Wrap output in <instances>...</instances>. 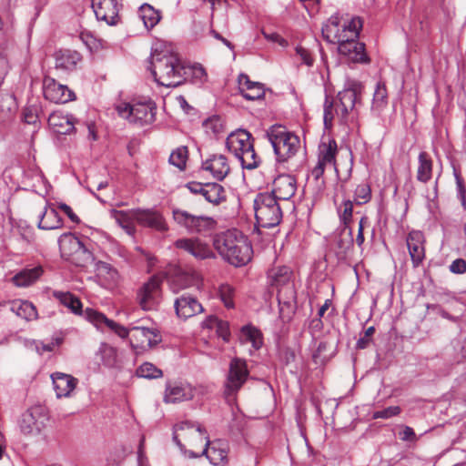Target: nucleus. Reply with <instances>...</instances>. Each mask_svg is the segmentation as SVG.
Wrapping results in <instances>:
<instances>
[{
    "mask_svg": "<svg viewBox=\"0 0 466 466\" xmlns=\"http://www.w3.org/2000/svg\"><path fill=\"white\" fill-rule=\"evenodd\" d=\"M147 69L159 86L174 87L185 80L186 68L171 46H161L154 48Z\"/></svg>",
    "mask_w": 466,
    "mask_h": 466,
    "instance_id": "1",
    "label": "nucleus"
},
{
    "mask_svg": "<svg viewBox=\"0 0 466 466\" xmlns=\"http://www.w3.org/2000/svg\"><path fill=\"white\" fill-rule=\"evenodd\" d=\"M213 245L219 255L233 266L241 267L251 260L253 253L251 244L237 229L227 230L216 235Z\"/></svg>",
    "mask_w": 466,
    "mask_h": 466,
    "instance_id": "2",
    "label": "nucleus"
},
{
    "mask_svg": "<svg viewBox=\"0 0 466 466\" xmlns=\"http://www.w3.org/2000/svg\"><path fill=\"white\" fill-rule=\"evenodd\" d=\"M360 93V84L351 82L338 93L336 98L326 96L323 116L325 127L328 129L331 128L336 118L340 123H346L358 103Z\"/></svg>",
    "mask_w": 466,
    "mask_h": 466,
    "instance_id": "3",
    "label": "nucleus"
},
{
    "mask_svg": "<svg viewBox=\"0 0 466 466\" xmlns=\"http://www.w3.org/2000/svg\"><path fill=\"white\" fill-rule=\"evenodd\" d=\"M266 137L279 162H285L293 157L301 147L299 136L281 125H273L268 127Z\"/></svg>",
    "mask_w": 466,
    "mask_h": 466,
    "instance_id": "4",
    "label": "nucleus"
},
{
    "mask_svg": "<svg viewBox=\"0 0 466 466\" xmlns=\"http://www.w3.org/2000/svg\"><path fill=\"white\" fill-rule=\"evenodd\" d=\"M362 28V21L358 16H330L322 27V35L329 43L338 44L345 42L347 37H359Z\"/></svg>",
    "mask_w": 466,
    "mask_h": 466,
    "instance_id": "5",
    "label": "nucleus"
},
{
    "mask_svg": "<svg viewBox=\"0 0 466 466\" xmlns=\"http://www.w3.org/2000/svg\"><path fill=\"white\" fill-rule=\"evenodd\" d=\"M226 147L238 159L242 167L254 169L259 164V157L256 154L249 132L238 129L231 132L226 140Z\"/></svg>",
    "mask_w": 466,
    "mask_h": 466,
    "instance_id": "6",
    "label": "nucleus"
},
{
    "mask_svg": "<svg viewBox=\"0 0 466 466\" xmlns=\"http://www.w3.org/2000/svg\"><path fill=\"white\" fill-rule=\"evenodd\" d=\"M254 209L257 222L262 228L276 227L282 219V211L278 199L268 192L256 196Z\"/></svg>",
    "mask_w": 466,
    "mask_h": 466,
    "instance_id": "7",
    "label": "nucleus"
},
{
    "mask_svg": "<svg viewBox=\"0 0 466 466\" xmlns=\"http://www.w3.org/2000/svg\"><path fill=\"white\" fill-rule=\"evenodd\" d=\"M116 110L131 124L145 126L155 121L157 106L150 100L133 104L121 102L116 106Z\"/></svg>",
    "mask_w": 466,
    "mask_h": 466,
    "instance_id": "8",
    "label": "nucleus"
},
{
    "mask_svg": "<svg viewBox=\"0 0 466 466\" xmlns=\"http://www.w3.org/2000/svg\"><path fill=\"white\" fill-rule=\"evenodd\" d=\"M173 441L182 451H186V446L192 448L198 444H208V435L200 425H195L189 421H183L174 427Z\"/></svg>",
    "mask_w": 466,
    "mask_h": 466,
    "instance_id": "9",
    "label": "nucleus"
},
{
    "mask_svg": "<svg viewBox=\"0 0 466 466\" xmlns=\"http://www.w3.org/2000/svg\"><path fill=\"white\" fill-rule=\"evenodd\" d=\"M46 413L42 406H33L25 411L19 420V429L25 435L38 434L45 426Z\"/></svg>",
    "mask_w": 466,
    "mask_h": 466,
    "instance_id": "10",
    "label": "nucleus"
},
{
    "mask_svg": "<svg viewBox=\"0 0 466 466\" xmlns=\"http://www.w3.org/2000/svg\"><path fill=\"white\" fill-rule=\"evenodd\" d=\"M161 335L157 329L144 326H131L130 344L132 348L146 350L157 345Z\"/></svg>",
    "mask_w": 466,
    "mask_h": 466,
    "instance_id": "11",
    "label": "nucleus"
},
{
    "mask_svg": "<svg viewBox=\"0 0 466 466\" xmlns=\"http://www.w3.org/2000/svg\"><path fill=\"white\" fill-rule=\"evenodd\" d=\"M204 448L201 453H196L189 451V457L196 458L200 455H206L209 461L215 466H225L228 463V444L221 440L206 442L202 445Z\"/></svg>",
    "mask_w": 466,
    "mask_h": 466,
    "instance_id": "12",
    "label": "nucleus"
},
{
    "mask_svg": "<svg viewBox=\"0 0 466 466\" xmlns=\"http://www.w3.org/2000/svg\"><path fill=\"white\" fill-rule=\"evenodd\" d=\"M248 374L246 360L239 358L233 359L229 363L226 393L231 394L238 391L247 381Z\"/></svg>",
    "mask_w": 466,
    "mask_h": 466,
    "instance_id": "13",
    "label": "nucleus"
},
{
    "mask_svg": "<svg viewBox=\"0 0 466 466\" xmlns=\"http://www.w3.org/2000/svg\"><path fill=\"white\" fill-rule=\"evenodd\" d=\"M162 279L158 276H153L140 289L137 299L144 310H151L158 304L161 296Z\"/></svg>",
    "mask_w": 466,
    "mask_h": 466,
    "instance_id": "14",
    "label": "nucleus"
},
{
    "mask_svg": "<svg viewBox=\"0 0 466 466\" xmlns=\"http://www.w3.org/2000/svg\"><path fill=\"white\" fill-rule=\"evenodd\" d=\"M198 390V388L193 387L187 382H167L164 393V401L166 403H178L191 400Z\"/></svg>",
    "mask_w": 466,
    "mask_h": 466,
    "instance_id": "15",
    "label": "nucleus"
},
{
    "mask_svg": "<svg viewBox=\"0 0 466 466\" xmlns=\"http://www.w3.org/2000/svg\"><path fill=\"white\" fill-rule=\"evenodd\" d=\"M43 92L46 99L56 104H64L75 99L73 91L49 76L44 78Z\"/></svg>",
    "mask_w": 466,
    "mask_h": 466,
    "instance_id": "16",
    "label": "nucleus"
},
{
    "mask_svg": "<svg viewBox=\"0 0 466 466\" xmlns=\"http://www.w3.org/2000/svg\"><path fill=\"white\" fill-rule=\"evenodd\" d=\"M92 7L97 20L108 25H116L120 20L119 0H92Z\"/></svg>",
    "mask_w": 466,
    "mask_h": 466,
    "instance_id": "17",
    "label": "nucleus"
},
{
    "mask_svg": "<svg viewBox=\"0 0 466 466\" xmlns=\"http://www.w3.org/2000/svg\"><path fill=\"white\" fill-rule=\"evenodd\" d=\"M177 248L183 249L197 259H207L215 258L210 247L198 238H180L175 242Z\"/></svg>",
    "mask_w": 466,
    "mask_h": 466,
    "instance_id": "18",
    "label": "nucleus"
},
{
    "mask_svg": "<svg viewBox=\"0 0 466 466\" xmlns=\"http://www.w3.org/2000/svg\"><path fill=\"white\" fill-rule=\"evenodd\" d=\"M176 313L178 318L187 319L204 311L201 303L192 295L183 294L174 302Z\"/></svg>",
    "mask_w": 466,
    "mask_h": 466,
    "instance_id": "19",
    "label": "nucleus"
},
{
    "mask_svg": "<svg viewBox=\"0 0 466 466\" xmlns=\"http://www.w3.org/2000/svg\"><path fill=\"white\" fill-rule=\"evenodd\" d=\"M297 182L293 176L279 175L273 180L271 195L279 200H289L296 193Z\"/></svg>",
    "mask_w": 466,
    "mask_h": 466,
    "instance_id": "20",
    "label": "nucleus"
},
{
    "mask_svg": "<svg viewBox=\"0 0 466 466\" xmlns=\"http://www.w3.org/2000/svg\"><path fill=\"white\" fill-rule=\"evenodd\" d=\"M62 256L70 258L76 255L89 257L90 254L82 241L72 233H64L58 238Z\"/></svg>",
    "mask_w": 466,
    "mask_h": 466,
    "instance_id": "21",
    "label": "nucleus"
},
{
    "mask_svg": "<svg viewBox=\"0 0 466 466\" xmlns=\"http://www.w3.org/2000/svg\"><path fill=\"white\" fill-rule=\"evenodd\" d=\"M202 168L217 180H223L230 172L228 159L221 154L212 155L203 161Z\"/></svg>",
    "mask_w": 466,
    "mask_h": 466,
    "instance_id": "22",
    "label": "nucleus"
},
{
    "mask_svg": "<svg viewBox=\"0 0 466 466\" xmlns=\"http://www.w3.org/2000/svg\"><path fill=\"white\" fill-rule=\"evenodd\" d=\"M359 37H347L338 46L339 53L349 60L357 63L367 62L364 44L358 41Z\"/></svg>",
    "mask_w": 466,
    "mask_h": 466,
    "instance_id": "23",
    "label": "nucleus"
},
{
    "mask_svg": "<svg viewBox=\"0 0 466 466\" xmlns=\"http://www.w3.org/2000/svg\"><path fill=\"white\" fill-rule=\"evenodd\" d=\"M407 247L414 267H418L425 258V238L421 231L412 230L409 233Z\"/></svg>",
    "mask_w": 466,
    "mask_h": 466,
    "instance_id": "24",
    "label": "nucleus"
},
{
    "mask_svg": "<svg viewBox=\"0 0 466 466\" xmlns=\"http://www.w3.org/2000/svg\"><path fill=\"white\" fill-rule=\"evenodd\" d=\"M136 221L144 227H148L158 231H167V225L162 215L153 209H135Z\"/></svg>",
    "mask_w": 466,
    "mask_h": 466,
    "instance_id": "25",
    "label": "nucleus"
},
{
    "mask_svg": "<svg viewBox=\"0 0 466 466\" xmlns=\"http://www.w3.org/2000/svg\"><path fill=\"white\" fill-rule=\"evenodd\" d=\"M51 379L57 398L69 397L78 383L77 379L62 372L53 373Z\"/></svg>",
    "mask_w": 466,
    "mask_h": 466,
    "instance_id": "26",
    "label": "nucleus"
},
{
    "mask_svg": "<svg viewBox=\"0 0 466 466\" xmlns=\"http://www.w3.org/2000/svg\"><path fill=\"white\" fill-rule=\"evenodd\" d=\"M37 227L42 230H53L62 228L63 220L55 207L48 202L38 215Z\"/></svg>",
    "mask_w": 466,
    "mask_h": 466,
    "instance_id": "27",
    "label": "nucleus"
},
{
    "mask_svg": "<svg viewBox=\"0 0 466 466\" xmlns=\"http://www.w3.org/2000/svg\"><path fill=\"white\" fill-rule=\"evenodd\" d=\"M238 89L247 100L261 99L265 96V89L261 83L253 82L245 74H240L238 79Z\"/></svg>",
    "mask_w": 466,
    "mask_h": 466,
    "instance_id": "28",
    "label": "nucleus"
},
{
    "mask_svg": "<svg viewBox=\"0 0 466 466\" xmlns=\"http://www.w3.org/2000/svg\"><path fill=\"white\" fill-rule=\"evenodd\" d=\"M96 355L106 368L118 370L122 367V360L117 349L108 343L102 342Z\"/></svg>",
    "mask_w": 466,
    "mask_h": 466,
    "instance_id": "29",
    "label": "nucleus"
},
{
    "mask_svg": "<svg viewBox=\"0 0 466 466\" xmlns=\"http://www.w3.org/2000/svg\"><path fill=\"white\" fill-rule=\"evenodd\" d=\"M48 124L56 133L69 134L75 128V118L62 112H54L48 117Z\"/></svg>",
    "mask_w": 466,
    "mask_h": 466,
    "instance_id": "30",
    "label": "nucleus"
},
{
    "mask_svg": "<svg viewBox=\"0 0 466 466\" xmlns=\"http://www.w3.org/2000/svg\"><path fill=\"white\" fill-rule=\"evenodd\" d=\"M96 277L102 286L107 289L114 288L119 279L118 272L110 264L99 261L96 265Z\"/></svg>",
    "mask_w": 466,
    "mask_h": 466,
    "instance_id": "31",
    "label": "nucleus"
},
{
    "mask_svg": "<svg viewBox=\"0 0 466 466\" xmlns=\"http://www.w3.org/2000/svg\"><path fill=\"white\" fill-rule=\"evenodd\" d=\"M337 143L334 139L329 138L322 141L319 146L318 162L326 167L336 165Z\"/></svg>",
    "mask_w": 466,
    "mask_h": 466,
    "instance_id": "32",
    "label": "nucleus"
},
{
    "mask_svg": "<svg viewBox=\"0 0 466 466\" xmlns=\"http://www.w3.org/2000/svg\"><path fill=\"white\" fill-rule=\"evenodd\" d=\"M55 59L56 68L73 70L80 61V54L71 50H59L56 53Z\"/></svg>",
    "mask_w": 466,
    "mask_h": 466,
    "instance_id": "33",
    "label": "nucleus"
},
{
    "mask_svg": "<svg viewBox=\"0 0 466 466\" xmlns=\"http://www.w3.org/2000/svg\"><path fill=\"white\" fill-rule=\"evenodd\" d=\"M43 274L42 267L25 268L13 277V282L17 287H27L35 282Z\"/></svg>",
    "mask_w": 466,
    "mask_h": 466,
    "instance_id": "34",
    "label": "nucleus"
},
{
    "mask_svg": "<svg viewBox=\"0 0 466 466\" xmlns=\"http://www.w3.org/2000/svg\"><path fill=\"white\" fill-rule=\"evenodd\" d=\"M135 209L132 210H112L111 216L116 222L130 236L136 231L134 221Z\"/></svg>",
    "mask_w": 466,
    "mask_h": 466,
    "instance_id": "35",
    "label": "nucleus"
},
{
    "mask_svg": "<svg viewBox=\"0 0 466 466\" xmlns=\"http://www.w3.org/2000/svg\"><path fill=\"white\" fill-rule=\"evenodd\" d=\"M433 163L427 152H420L418 157L416 178L421 183H427L432 177Z\"/></svg>",
    "mask_w": 466,
    "mask_h": 466,
    "instance_id": "36",
    "label": "nucleus"
},
{
    "mask_svg": "<svg viewBox=\"0 0 466 466\" xmlns=\"http://www.w3.org/2000/svg\"><path fill=\"white\" fill-rule=\"evenodd\" d=\"M11 310L18 317L27 321L37 319V310L33 303L27 300H15L11 304Z\"/></svg>",
    "mask_w": 466,
    "mask_h": 466,
    "instance_id": "37",
    "label": "nucleus"
},
{
    "mask_svg": "<svg viewBox=\"0 0 466 466\" xmlns=\"http://www.w3.org/2000/svg\"><path fill=\"white\" fill-rule=\"evenodd\" d=\"M292 272L286 266L276 267L268 270V278L272 286L277 288L290 285Z\"/></svg>",
    "mask_w": 466,
    "mask_h": 466,
    "instance_id": "38",
    "label": "nucleus"
},
{
    "mask_svg": "<svg viewBox=\"0 0 466 466\" xmlns=\"http://www.w3.org/2000/svg\"><path fill=\"white\" fill-rule=\"evenodd\" d=\"M138 16L143 21V24L147 30L152 29L157 25L161 18L159 11L147 4H144L140 6L138 10Z\"/></svg>",
    "mask_w": 466,
    "mask_h": 466,
    "instance_id": "39",
    "label": "nucleus"
},
{
    "mask_svg": "<svg viewBox=\"0 0 466 466\" xmlns=\"http://www.w3.org/2000/svg\"><path fill=\"white\" fill-rule=\"evenodd\" d=\"M53 296L59 300V302L69 309L73 313L82 314V303L77 297L70 292L54 291Z\"/></svg>",
    "mask_w": 466,
    "mask_h": 466,
    "instance_id": "40",
    "label": "nucleus"
},
{
    "mask_svg": "<svg viewBox=\"0 0 466 466\" xmlns=\"http://www.w3.org/2000/svg\"><path fill=\"white\" fill-rule=\"evenodd\" d=\"M353 242L352 229L349 228L348 232H346L344 228L336 240L337 257L341 259L345 258L348 252L352 248Z\"/></svg>",
    "mask_w": 466,
    "mask_h": 466,
    "instance_id": "41",
    "label": "nucleus"
},
{
    "mask_svg": "<svg viewBox=\"0 0 466 466\" xmlns=\"http://www.w3.org/2000/svg\"><path fill=\"white\" fill-rule=\"evenodd\" d=\"M388 105V92L383 83L379 82L373 95L371 110L380 114Z\"/></svg>",
    "mask_w": 466,
    "mask_h": 466,
    "instance_id": "42",
    "label": "nucleus"
},
{
    "mask_svg": "<svg viewBox=\"0 0 466 466\" xmlns=\"http://www.w3.org/2000/svg\"><path fill=\"white\" fill-rule=\"evenodd\" d=\"M203 197L208 202L218 205L226 199L225 189L218 183H207Z\"/></svg>",
    "mask_w": 466,
    "mask_h": 466,
    "instance_id": "43",
    "label": "nucleus"
},
{
    "mask_svg": "<svg viewBox=\"0 0 466 466\" xmlns=\"http://www.w3.org/2000/svg\"><path fill=\"white\" fill-rule=\"evenodd\" d=\"M217 222L211 217L196 216L190 233H206L215 229Z\"/></svg>",
    "mask_w": 466,
    "mask_h": 466,
    "instance_id": "44",
    "label": "nucleus"
},
{
    "mask_svg": "<svg viewBox=\"0 0 466 466\" xmlns=\"http://www.w3.org/2000/svg\"><path fill=\"white\" fill-rule=\"evenodd\" d=\"M85 318L91 322L96 329L103 330L105 327L107 328L108 322L111 319H107L103 313L87 308L84 311Z\"/></svg>",
    "mask_w": 466,
    "mask_h": 466,
    "instance_id": "45",
    "label": "nucleus"
},
{
    "mask_svg": "<svg viewBox=\"0 0 466 466\" xmlns=\"http://www.w3.org/2000/svg\"><path fill=\"white\" fill-rule=\"evenodd\" d=\"M173 218L177 224L185 228L190 233L196 220V216L186 210L177 208L173 210Z\"/></svg>",
    "mask_w": 466,
    "mask_h": 466,
    "instance_id": "46",
    "label": "nucleus"
},
{
    "mask_svg": "<svg viewBox=\"0 0 466 466\" xmlns=\"http://www.w3.org/2000/svg\"><path fill=\"white\" fill-rule=\"evenodd\" d=\"M188 152L187 147H179L173 150L169 157V163L179 170H184L187 160Z\"/></svg>",
    "mask_w": 466,
    "mask_h": 466,
    "instance_id": "47",
    "label": "nucleus"
},
{
    "mask_svg": "<svg viewBox=\"0 0 466 466\" xmlns=\"http://www.w3.org/2000/svg\"><path fill=\"white\" fill-rule=\"evenodd\" d=\"M218 296L226 308H234L235 289L232 286L228 284H221L218 289Z\"/></svg>",
    "mask_w": 466,
    "mask_h": 466,
    "instance_id": "48",
    "label": "nucleus"
},
{
    "mask_svg": "<svg viewBox=\"0 0 466 466\" xmlns=\"http://www.w3.org/2000/svg\"><path fill=\"white\" fill-rule=\"evenodd\" d=\"M242 338L246 342L251 343L255 350L262 346L261 333L253 327H244L242 329Z\"/></svg>",
    "mask_w": 466,
    "mask_h": 466,
    "instance_id": "49",
    "label": "nucleus"
},
{
    "mask_svg": "<svg viewBox=\"0 0 466 466\" xmlns=\"http://www.w3.org/2000/svg\"><path fill=\"white\" fill-rule=\"evenodd\" d=\"M136 373L138 377L145 379H157L163 376L162 370L150 362L140 365Z\"/></svg>",
    "mask_w": 466,
    "mask_h": 466,
    "instance_id": "50",
    "label": "nucleus"
},
{
    "mask_svg": "<svg viewBox=\"0 0 466 466\" xmlns=\"http://www.w3.org/2000/svg\"><path fill=\"white\" fill-rule=\"evenodd\" d=\"M338 213L341 223L345 226V229H349V225L352 220L353 201L350 199L344 200L338 208Z\"/></svg>",
    "mask_w": 466,
    "mask_h": 466,
    "instance_id": "51",
    "label": "nucleus"
},
{
    "mask_svg": "<svg viewBox=\"0 0 466 466\" xmlns=\"http://www.w3.org/2000/svg\"><path fill=\"white\" fill-rule=\"evenodd\" d=\"M371 198L370 187L367 183H361L357 186L354 191V203L363 205L368 203Z\"/></svg>",
    "mask_w": 466,
    "mask_h": 466,
    "instance_id": "52",
    "label": "nucleus"
},
{
    "mask_svg": "<svg viewBox=\"0 0 466 466\" xmlns=\"http://www.w3.org/2000/svg\"><path fill=\"white\" fill-rule=\"evenodd\" d=\"M14 104L13 96L0 93V121L9 118Z\"/></svg>",
    "mask_w": 466,
    "mask_h": 466,
    "instance_id": "53",
    "label": "nucleus"
},
{
    "mask_svg": "<svg viewBox=\"0 0 466 466\" xmlns=\"http://www.w3.org/2000/svg\"><path fill=\"white\" fill-rule=\"evenodd\" d=\"M203 127L206 133L214 136L220 134L224 129L221 118L217 116H211L205 120L203 122Z\"/></svg>",
    "mask_w": 466,
    "mask_h": 466,
    "instance_id": "54",
    "label": "nucleus"
},
{
    "mask_svg": "<svg viewBox=\"0 0 466 466\" xmlns=\"http://www.w3.org/2000/svg\"><path fill=\"white\" fill-rule=\"evenodd\" d=\"M400 410L399 406H390L384 410L375 411L372 417L373 419H389L399 415Z\"/></svg>",
    "mask_w": 466,
    "mask_h": 466,
    "instance_id": "55",
    "label": "nucleus"
},
{
    "mask_svg": "<svg viewBox=\"0 0 466 466\" xmlns=\"http://www.w3.org/2000/svg\"><path fill=\"white\" fill-rule=\"evenodd\" d=\"M107 328L122 339H126L129 335L131 336V326L126 328L111 319L110 322H108Z\"/></svg>",
    "mask_w": 466,
    "mask_h": 466,
    "instance_id": "56",
    "label": "nucleus"
},
{
    "mask_svg": "<svg viewBox=\"0 0 466 466\" xmlns=\"http://www.w3.org/2000/svg\"><path fill=\"white\" fill-rule=\"evenodd\" d=\"M306 187L310 190L314 195H319L325 188L324 180H312L307 179Z\"/></svg>",
    "mask_w": 466,
    "mask_h": 466,
    "instance_id": "57",
    "label": "nucleus"
},
{
    "mask_svg": "<svg viewBox=\"0 0 466 466\" xmlns=\"http://www.w3.org/2000/svg\"><path fill=\"white\" fill-rule=\"evenodd\" d=\"M375 332L374 327H369L362 337H360L357 341V348L359 349H365L368 347V345L370 342L371 337L373 336Z\"/></svg>",
    "mask_w": 466,
    "mask_h": 466,
    "instance_id": "58",
    "label": "nucleus"
},
{
    "mask_svg": "<svg viewBox=\"0 0 466 466\" xmlns=\"http://www.w3.org/2000/svg\"><path fill=\"white\" fill-rule=\"evenodd\" d=\"M368 224V218L366 216H363L359 222V228H358V234L356 237V243L357 245L361 248L364 243V228Z\"/></svg>",
    "mask_w": 466,
    "mask_h": 466,
    "instance_id": "59",
    "label": "nucleus"
},
{
    "mask_svg": "<svg viewBox=\"0 0 466 466\" xmlns=\"http://www.w3.org/2000/svg\"><path fill=\"white\" fill-rule=\"evenodd\" d=\"M399 437L403 441H415L417 439L413 429L410 426H403L402 431L399 432Z\"/></svg>",
    "mask_w": 466,
    "mask_h": 466,
    "instance_id": "60",
    "label": "nucleus"
},
{
    "mask_svg": "<svg viewBox=\"0 0 466 466\" xmlns=\"http://www.w3.org/2000/svg\"><path fill=\"white\" fill-rule=\"evenodd\" d=\"M296 53L305 65L309 66L313 65V58L308 49L303 46H297Z\"/></svg>",
    "mask_w": 466,
    "mask_h": 466,
    "instance_id": "61",
    "label": "nucleus"
},
{
    "mask_svg": "<svg viewBox=\"0 0 466 466\" xmlns=\"http://www.w3.org/2000/svg\"><path fill=\"white\" fill-rule=\"evenodd\" d=\"M326 166L321 165L320 163H317L316 167L311 170L310 175L308 177V179L312 180H324L323 174L326 169Z\"/></svg>",
    "mask_w": 466,
    "mask_h": 466,
    "instance_id": "62",
    "label": "nucleus"
},
{
    "mask_svg": "<svg viewBox=\"0 0 466 466\" xmlns=\"http://www.w3.org/2000/svg\"><path fill=\"white\" fill-rule=\"evenodd\" d=\"M450 270L452 273L456 274H462L466 272V262L462 258H458L452 261V263L450 266Z\"/></svg>",
    "mask_w": 466,
    "mask_h": 466,
    "instance_id": "63",
    "label": "nucleus"
},
{
    "mask_svg": "<svg viewBox=\"0 0 466 466\" xmlns=\"http://www.w3.org/2000/svg\"><path fill=\"white\" fill-rule=\"evenodd\" d=\"M203 327L208 329L226 327V322L219 320L214 316H209L203 321Z\"/></svg>",
    "mask_w": 466,
    "mask_h": 466,
    "instance_id": "64",
    "label": "nucleus"
}]
</instances>
